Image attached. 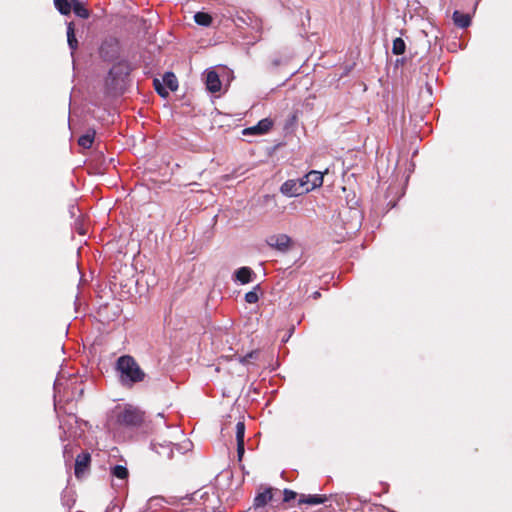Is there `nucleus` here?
I'll return each mask as SVG.
<instances>
[{"mask_svg":"<svg viewBox=\"0 0 512 512\" xmlns=\"http://www.w3.org/2000/svg\"><path fill=\"white\" fill-rule=\"evenodd\" d=\"M115 369L119 374V382L124 387H132L146 378V373L130 355L120 356L116 361Z\"/></svg>","mask_w":512,"mask_h":512,"instance_id":"1","label":"nucleus"},{"mask_svg":"<svg viewBox=\"0 0 512 512\" xmlns=\"http://www.w3.org/2000/svg\"><path fill=\"white\" fill-rule=\"evenodd\" d=\"M280 492L278 488L260 485L257 489L253 504L245 512H268V506H273L276 495Z\"/></svg>","mask_w":512,"mask_h":512,"instance_id":"2","label":"nucleus"},{"mask_svg":"<svg viewBox=\"0 0 512 512\" xmlns=\"http://www.w3.org/2000/svg\"><path fill=\"white\" fill-rule=\"evenodd\" d=\"M127 72H124L121 65L113 66L106 79H105V92L109 96H117L123 93L125 86V77Z\"/></svg>","mask_w":512,"mask_h":512,"instance_id":"3","label":"nucleus"},{"mask_svg":"<svg viewBox=\"0 0 512 512\" xmlns=\"http://www.w3.org/2000/svg\"><path fill=\"white\" fill-rule=\"evenodd\" d=\"M116 423L126 427L139 426L143 421V413L132 406H127L122 410L116 411Z\"/></svg>","mask_w":512,"mask_h":512,"instance_id":"4","label":"nucleus"},{"mask_svg":"<svg viewBox=\"0 0 512 512\" xmlns=\"http://www.w3.org/2000/svg\"><path fill=\"white\" fill-rule=\"evenodd\" d=\"M280 191L283 195L287 197H296L302 194L308 193V189L304 187V183H302L301 179L297 180H287L285 181L281 187Z\"/></svg>","mask_w":512,"mask_h":512,"instance_id":"5","label":"nucleus"},{"mask_svg":"<svg viewBox=\"0 0 512 512\" xmlns=\"http://www.w3.org/2000/svg\"><path fill=\"white\" fill-rule=\"evenodd\" d=\"M99 53L106 61L115 60L119 53L118 41L114 38L104 40L100 46Z\"/></svg>","mask_w":512,"mask_h":512,"instance_id":"6","label":"nucleus"},{"mask_svg":"<svg viewBox=\"0 0 512 512\" xmlns=\"http://www.w3.org/2000/svg\"><path fill=\"white\" fill-rule=\"evenodd\" d=\"M300 179L302 183H304V187H306V189H308V192H310L322 186L323 173L316 170H312Z\"/></svg>","mask_w":512,"mask_h":512,"instance_id":"7","label":"nucleus"},{"mask_svg":"<svg viewBox=\"0 0 512 512\" xmlns=\"http://www.w3.org/2000/svg\"><path fill=\"white\" fill-rule=\"evenodd\" d=\"M267 244L278 251L285 252L290 247L291 238L286 234L272 235L267 239Z\"/></svg>","mask_w":512,"mask_h":512,"instance_id":"8","label":"nucleus"},{"mask_svg":"<svg viewBox=\"0 0 512 512\" xmlns=\"http://www.w3.org/2000/svg\"><path fill=\"white\" fill-rule=\"evenodd\" d=\"M273 122L269 118H264L260 120L256 125L252 127L245 128L243 130L244 135H264L266 134L272 127Z\"/></svg>","mask_w":512,"mask_h":512,"instance_id":"9","label":"nucleus"},{"mask_svg":"<svg viewBox=\"0 0 512 512\" xmlns=\"http://www.w3.org/2000/svg\"><path fill=\"white\" fill-rule=\"evenodd\" d=\"M244 436H245V424L239 421L236 424V441H237V456L238 460L241 461L245 453L244 447Z\"/></svg>","mask_w":512,"mask_h":512,"instance_id":"10","label":"nucleus"},{"mask_svg":"<svg viewBox=\"0 0 512 512\" xmlns=\"http://www.w3.org/2000/svg\"><path fill=\"white\" fill-rule=\"evenodd\" d=\"M254 271L250 267H241L237 269L234 273L235 281L240 284H247L253 281L255 277Z\"/></svg>","mask_w":512,"mask_h":512,"instance_id":"11","label":"nucleus"},{"mask_svg":"<svg viewBox=\"0 0 512 512\" xmlns=\"http://www.w3.org/2000/svg\"><path fill=\"white\" fill-rule=\"evenodd\" d=\"M206 87L212 93H216L221 90V81L219 75L215 71H207Z\"/></svg>","mask_w":512,"mask_h":512,"instance_id":"12","label":"nucleus"},{"mask_svg":"<svg viewBox=\"0 0 512 512\" xmlns=\"http://www.w3.org/2000/svg\"><path fill=\"white\" fill-rule=\"evenodd\" d=\"M452 19L454 24L459 28H467L471 24V14L469 12H461L459 10H455L452 15Z\"/></svg>","mask_w":512,"mask_h":512,"instance_id":"13","label":"nucleus"},{"mask_svg":"<svg viewBox=\"0 0 512 512\" xmlns=\"http://www.w3.org/2000/svg\"><path fill=\"white\" fill-rule=\"evenodd\" d=\"M327 500H328V497L326 495L301 494L299 497L298 503L299 504H308V505H318V504L325 503Z\"/></svg>","mask_w":512,"mask_h":512,"instance_id":"14","label":"nucleus"},{"mask_svg":"<svg viewBox=\"0 0 512 512\" xmlns=\"http://www.w3.org/2000/svg\"><path fill=\"white\" fill-rule=\"evenodd\" d=\"M91 457L89 453H82L77 456L75 461V475L77 477L89 466Z\"/></svg>","mask_w":512,"mask_h":512,"instance_id":"15","label":"nucleus"},{"mask_svg":"<svg viewBox=\"0 0 512 512\" xmlns=\"http://www.w3.org/2000/svg\"><path fill=\"white\" fill-rule=\"evenodd\" d=\"M94 138H95V131L89 130L78 139V144L81 147L88 149L92 146Z\"/></svg>","mask_w":512,"mask_h":512,"instance_id":"16","label":"nucleus"},{"mask_svg":"<svg viewBox=\"0 0 512 512\" xmlns=\"http://www.w3.org/2000/svg\"><path fill=\"white\" fill-rule=\"evenodd\" d=\"M110 473L113 477L120 480H126L129 475L127 467L123 465H115L111 467Z\"/></svg>","mask_w":512,"mask_h":512,"instance_id":"17","label":"nucleus"},{"mask_svg":"<svg viewBox=\"0 0 512 512\" xmlns=\"http://www.w3.org/2000/svg\"><path fill=\"white\" fill-rule=\"evenodd\" d=\"M194 21L200 26L208 27L212 23V17L206 12H197L194 14Z\"/></svg>","mask_w":512,"mask_h":512,"instance_id":"18","label":"nucleus"},{"mask_svg":"<svg viewBox=\"0 0 512 512\" xmlns=\"http://www.w3.org/2000/svg\"><path fill=\"white\" fill-rule=\"evenodd\" d=\"M67 42H68V45H69L70 49L72 50V52L74 50H76L78 41L75 37L73 23H71V22L68 24V27H67Z\"/></svg>","mask_w":512,"mask_h":512,"instance_id":"19","label":"nucleus"},{"mask_svg":"<svg viewBox=\"0 0 512 512\" xmlns=\"http://www.w3.org/2000/svg\"><path fill=\"white\" fill-rule=\"evenodd\" d=\"M152 446H153V449H155V451L159 455H163L165 452H167L168 459H171L173 457V449H172L171 443L166 444V445L159 444L158 446L155 444H152Z\"/></svg>","mask_w":512,"mask_h":512,"instance_id":"20","label":"nucleus"},{"mask_svg":"<svg viewBox=\"0 0 512 512\" xmlns=\"http://www.w3.org/2000/svg\"><path fill=\"white\" fill-rule=\"evenodd\" d=\"M73 11L80 18H88V9L83 5V2H73Z\"/></svg>","mask_w":512,"mask_h":512,"instance_id":"21","label":"nucleus"},{"mask_svg":"<svg viewBox=\"0 0 512 512\" xmlns=\"http://www.w3.org/2000/svg\"><path fill=\"white\" fill-rule=\"evenodd\" d=\"M406 44L404 40L400 37L394 39L393 46H392V52L395 55H401L405 52Z\"/></svg>","mask_w":512,"mask_h":512,"instance_id":"22","label":"nucleus"},{"mask_svg":"<svg viewBox=\"0 0 512 512\" xmlns=\"http://www.w3.org/2000/svg\"><path fill=\"white\" fill-rule=\"evenodd\" d=\"M54 4L57 10L63 15H68L71 10H73V2H54Z\"/></svg>","mask_w":512,"mask_h":512,"instance_id":"23","label":"nucleus"},{"mask_svg":"<svg viewBox=\"0 0 512 512\" xmlns=\"http://www.w3.org/2000/svg\"><path fill=\"white\" fill-rule=\"evenodd\" d=\"M260 290V285H256L253 290L247 292L245 294V301L249 304H254L259 300L258 291Z\"/></svg>","mask_w":512,"mask_h":512,"instance_id":"24","label":"nucleus"},{"mask_svg":"<svg viewBox=\"0 0 512 512\" xmlns=\"http://www.w3.org/2000/svg\"><path fill=\"white\" fill-rule=\"evenodd\" d=\"M164 80L166 81L167 83V86L172 90H176L177 89V81H176V78L174 76V74L172 73H167L164 77Z\"/></svg>","mask_w":512,"mask_h":512,"instance_id":"25","label":"nucleus"},{"mask_svg":"<svg viewBox=\"0 0 512 512\" xmlns=\"http://www.w3.org/2000/svg\"><path fill=\"white\" fill-rule=\"evenodd\" d=\"M164 498L162 497H151L147 502V510L152 509L157 506H162V503L164 502Z\"/></svg>","mask_w":512,"mask_h":512,"instance_id":"26","label":"nucleus"},{"mask_svg":"<svg viewBox=\"0 0 512 512\" xmlns=\"http://www.w3.org/2000/svg\"><path fill=\"white\" fill-rule=\"evenodd\" d=\"M297 497V493L290 489H284L283 490V502H290L291 500L295 499Z\"/></svg>","mask_w":512,"mask_h":512,"instance_id":"27","label":"nucleus"},{"mask_svg":"<svg viewBox=\"0 0 512 512\" xmlns=\"http://www.w3.org/2000/svg\"><path fill=\"white\" fill-rule=\"evenodd\" d=\"M154 87L160 96L166 97L168 95V91L162 86L158 79H154Z\"/></svg>","mask_w":512,"mask_h":512,"instance_id":"28","label":"nucleus"},{"mask_svg":"<svg viewBox=\"0 0 512 512\" xmlns=\"http://www.w3.org/2000/svg\"><path fill=\"white\" fill-rule=\"evenodd\" d=\"M256 354H257V352L252 351V352L248 353L247 355H245L244 357H241V358H240V362H241L242 364H245V363H247V362H248V359H252V358H254V357L256 356Z\"/></svg>","mask_w":512,"mask_h":512,"instance_id":"29","label":"nucleus"},{"mask_svg":"<svg viewBox=\"0 0 512 512\" xmlns=\"http://www.w3.org/2000/svg\"><path fill=\"white\" fill-rule=\"evenodd\" d=\"M68 453H69L68 445H65V446H64V451H63L64 457H66V455H67Z\"/></svg>","mask_w":512,"mask_h":512,"instance_id":"30","label":"nucleus"},{"mask_svg":"<svg viewBox=\"0 0 512 512\" xmlns=\"http://www.w3.org/2000/svg\"><path fill=\"white\" fill-rule=\"evenodd\" d=\"M313 297H314L315 299H317L318 297H320V292H318V291L314 292V293H313Z\"/></svg>","mask_w":512,"mask_h":512,"instance_id":"31","label":"nucleus"},{"mask_svg":"<svg viewBox=\"0 0 512 512\" xmlns=\"http://www.w3.org/2000/svg\"><path fill=\"white\" fill-rule=\"evenodd\" d=\"M107 427H108L109 429H111V427H112V426H111V420H109V421H108V423H107Z\"/></svg>","mask_w":512,"mask_h":512,"instance_id":"32","label":"nucleus"},{"mask_svg":"<svg viewBox=\"0 0 512 512\" xmlns=\"http://www.w3.org/2000/svg\"><path fill=\"white\" fill-rule=\"evenodd\" d=\"M476 4H477V2H476V3L473 5V7H472V11H473V12H475V10H476V6H477Z\"/></svg>","mask_w":512,"mask_h":512,"instance_id":"33","label":"nucleus"}]
</instances>
